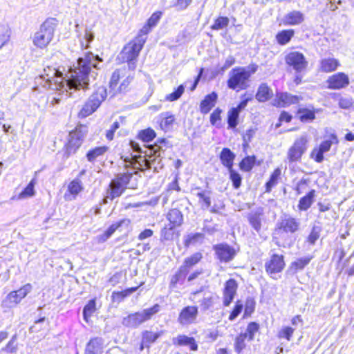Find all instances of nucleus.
Listing matches in <instances>:
<instances>
[{
    "label": "nucleus",
    "instance_id": "nucleus-47",
    "mask_svg": "<svg viewBox=\"0 0 354 354\" xmlns=\"http://www.w3.org/2000/svg\"><path fill=\"white\" fill-rule=\"evenodd\" d=\"M130 220L128 218H123L120 221L113 223L106 230L107 234L109 235H112L120 227L127 228L130 225Z\"/></svg>",
    "mask_w": 354,
    "mask_h": 354
},
{
    "label": "nucleus",
    "instance_id": "nucleus-37",
    "mask_svg": "<svg viewBox=\"0 0 354 354\" xmlns=\"http://www.w3.org/2000/svg\"><path fill=\"white\" fill-rule=\"evenodd\" d=\"M163 334V330H160L158 333L145 330L142 333V345H145V346L149 347L150 344L154 343L157 339Z\"/></svg>",
    "mask_w": 354,
    "mask_h": 354
},
{
    "label": "nucleus",
    "instance_id": "nucleus-13",
    "mask_svg": "<svg viewBox=\"0 0 354 354\" xmlns=\"http://www.w3.org/2000/svg\"><path fill=\"white\" fill-rule=\"evenodd\" d=\"M194 296L200 297L198 302L202 312L212 311L214 306L218 303L219 300V297L215 293L211 292H202L198 291L194 292Z\"/></svg>",
    "mask_w": 354,
    "mask_h": 354
},
{
    "label": "nucleus",
    "instance_id": "nucleus-12",
    "mask_svg": "<svg viewBox=\"0 0 354 354\" xmlns=\"http://www.w3.org/2000/svg\"><path fill=\"white\" fill-rule=\"evenodd\" d=\"M338 139L336 135L331 134L328 140L322 141L319 147L313 148L310 157L316 162L321 163L324 160V153L330 151L333 144H337Z\"/></svg>",
    "mask_w": 354,
    "mask_h": 354
},
{
    "label": "nucleus",
    "instance_id": "nucleus-57",
    "mask_svg": "<svg viewBox=\"0 0 354 354\" xmlns=\"http://www.w3.org/2000/svg\"><path fill=\"white\" fill-rule=\"evenodd\" d=\"M176 227L173 225H167L161 231V239L165 241H171L174 239Z\"/></svg>",
    "mask_w": 354,
    "mask_h": 354
},
{
    "label": "nucleus",
    "instance_id": "nucleus-17",
    "mask_svg": "<svg viewBox=\"0 0 354 354\" xmlns=\"http://www.w3.org/2000/svg\"><path fill=\"white\" fill-rule=\"evenodd\" d=\"M327 87L329 89H342L347 87L349 84V77L344 73H337L330 76L326 80Z\"/></svg>",
    "mask_w": 354,
    "mask_h": 354
},
{
    "label": "nucleus",
    "instance_id": "nucleus-42",
    "mask_svg": "<svg viewBox=\"0 0 354 354\" xmlns=\"http://www.w3.org/2000/svg\"><path fill=\"white\" fill-rule=\"evenodd\" d=\"M281 175V169L279 168H277L274 170L272 174H271L269 180L266 184V192H270L272 187L277 185L278 183V180Z\"/></svg>",
    "mask_w": 354,
    "mask_h": 354
},
{
    "label": "nucleus",
    "instance_id": "nucleus-5",
    "mask_svg": "<svg viewBox=\"0 0 354 354\" xmlns=\"http://www.w3.org/2000/svg\"><path fill=\"white\" fill-rule=\"evenodd\" d=\"M251 73L245 67H235L229 73L227 86L233 90H243L249 86Z\"/></svg>",
    "mask_w": 354,
    "mask_h": 354
},
{
    "label": "nucleus",
    "instance_id": "nucleus-45",
    "mask_svg": "<svg viewBox=\"0 0 354 354\" xmlns=\"http://www.w3.org/2000/svg\"><path fill=\"white\" fill-rule=\"evenodd\" d=\"M248 339L245 334L241 333L234 340V351L238 354H240L246 347L245 341Z\"/></svg>",
    "mask_w": 354,
    "mask_h": 354
},
{
    "label": "nucleus",
    "instance_id": "nucleus-4",
    "mask_svg": "<svg viewBox=\"0 0 354 354\" xmlns=\"http://www.w3.org/2000/svg\"><path fill=\"white\" fill-rule=\"evenodd\" d=\"M160 310V306L155 304L151 308L144 309L142 311L129 314L128 316L122 319V324L123 326L136 328L142 323L149 320L153 315Z\"/></svg>",
    "mask_w": 354,
    "mask_h": 354
},
{
    "label": "nucleus",
    "instance_id": "nucleus-18",
    "mask_svg": "<svg viewBox=\"0 0 354 354\" xmlns=\"http://www.w3.org/2000/svg\"><path fill=\"white\" fill-rule=\"evenodd\" d=\"M213 249L215 251L217 259L221 262H229L234 259L236 254L235 250L226 243L215 245Z\"/></svg>",
    "mask_w": 354,
    "mask_h": 354
},
{
    "label": "nucleus",
    "instance_id": "nucleus-8",
    "mask_svg": "<svg viewBox=\"0 0 354 354\" xmlns=\"http://www.w3.org/2000/svg\"><path fill=\"white\" fill-rule=\"evenodd\" d=\"M107 96L106 89L104 86L98 87L95 92L90 96L80 112L82 118H86L100 106L101 103Z\"/></svg>",
    "mask_w": 354,
    "mask_h": 354
},
{
    "label": "nucleus",
    "instance_id": "nucleus-38",
    "mask_svg": "<svg viewBox=\"0 0 354 354\" xmlns=\"http://www.w3.org/2000/svg\"><path fill=\"white\" fill-rule=\"evenodd\" d=\"M108 150L106 146L96 147L89 150L86 153V158L88 161L93 162L97 158L103 156Z\"/></svg>",
    "mask_w": 354,
    "mask_h": 354
},
{
    "label": "nucleus",
    "instance_id": "nucleus-33",
    "mask_svg": "<svg viewBox=\"0 0 354 354\" xmlns=\"http://www.w3.org/2000/svg\"><path fill=\"white\" fill-rule=\"evenodd\" d=\"M272 89L265 83H262L258 88L256 93V99L260 102H264L271 98Z\"/></svg>",
    "mask_w": 354,
    "mask_h": 354
},
{
    "label": "nucleus",
    "instance_id": "nucleus-63",
    "mask_svg": "<svg viewBox=\"0 0 354 354\" xmlns=\"http://www.w3.org/2000/svg\"><path fill=\"white\" fill-rule=\"evenodd\" d=\"M256 302L252 297H248L245 304L244 314L245 316L250 315L254 310Z\"/></svg>",
    "mask_w": 354,
    "mask_h": 354
},
{
    "label": "nucleus",
    "instance_id": "nucleus-43",
    "mask_svg": "<svg viewBox=\"0 0 354 354\" xmlns=\"http://www.w3.org/2000/svg\"><path fill=\"white\" fill-rule=\"evenodd\" d=\"M312 258V256L299 258L291 263V268L295 271L303 270L310 263Z\"/></svg>",
    "mask_w": 354,
    "mask_h": 354
},
{
    "label": "nucleus",
    "instance_id": "nucleus-48",
    "mask_svg": "<svg viewBox=\"0 0 354 354\" xmlns=\"http://www.w3.org/2000/svg\"><path fill=\"white\" fill-rule=\"evenodd\" d=\"M298 115L299 120L303 122H311L315 118V112L308 109H299Z\"/></svg>",
    "mask_w": 354,
    "mask_h": 354
},
{
    "label": "nucleus",
    "instance_id": "nucleus-39",
    "mask_svg": "<svg viewBox=\"0 0 354 354\" xmlns=\"http://www.w3.org/2000/svg\"><path fill=\"white\" fill-rule=\"evenodd\" d=\"M295 31L292 29L283 30L279 32L276 35V40L280 45L287 44L294 36Z\"/></svg>",
    "mask_w": 354,
    "mask_h": 354
},
{
    "label": "nucleus",
    "instance_id": "nucleus-10",
    "mask_svg": "<svg viewBox=\"0 0 354 354\" xmlns=\"http://www.w3.org/2000/svg\"><path fill=\"white\" fill-rule=\"evenodd\" d=\"M285 62L291 71L295 73H301L304 72L308 65L303 53L298 51H291L288 53L284 58Z\"/></svg>",
    "mask_w": 354,
    "mask_h": 354
},
{
    "label": "nucleus",
    "instance_id": "nucleus-46",
    "mask_svg": "<svg viewBox=\"0 0 354 354\" xmlns=\"http://www.w3.org/2000/svg\"><path fill=\"white\" fill-rule=\"evenodd\" d=\"M83 189L81 180L79 178H75L68 185V192L74 196V198Z\"/></svg>",
    "mask_w": 354,
    "mask_h": 354
},
{
    "label": "nucleus",
    "instance_id": "nucleus-61",
    "mask_svg": "<svg viewBox=\"0 0 354 354\" xmlns=\"http://www.w3.org/2000/svg\"><path fill=\"white\" fill-rule=\"evenodd\" d=\"M320 235V229L317 226L313 227L310 234L307 238V241L310 245H314Z\"/></svg>",
    "mask_w": 354,
    "mask_h": 354
},
{
    "label": "nucleus",
    "instance_id": "nucleus-15",
    "mask_svg": "<svg viewBox=\"0 0 354 354\" xmlns=\"http://www.w3.org/2000/svg\"><path fill=\"white\" fill-rule=\"evenodd\" d=\"M278 228L286 233H295L299 230L300 221L289 214H284L277 223Z\"/></svg>",
    "mask_w": 354,
    "mask_h": 354
},
{
    "label": "nucleus",
    "instance_id": "nucleus-40",
    "mask_svg": "<svg viewBox=\"0 0 354 354\" xmlns=\"http://www.w3.org/2000/svg\"><path fill=\"white\" fill-rule=\"evenodd\" d=\"M96 310L95 299L88 301L83 309V317L85 322H88L89 319Z\"/></svg>",
    "mask_w": 354,
    "mask_h": 354
},
{
    "label": "nucleus",
    "instance_id": "nucleus-60",
    "mask_svg": "<svg viewBox=\"0 0 354 354\" xmlns=\"http://www.w3.org/2000/svg\"><path fill=\"white\" fill-rule=\"evenodd\" d=\"M230 171V177L232 181V184L234 188L237 189L241 186L242 178L240 174L234 171L232 168L228 169Z\"/></svg>",
    "mask_w": 354,
    "mask_h": 354
},
{
    "label": "nucleus",
    "instance_id": "nucleus-16",
    "mask_svg": "<svg viewBox=\"0 0 354 354\" xmlns=\"http://www.w3.org/2000/svg\"><path fill=\"white\" fill-rule=\"evenodd\" d=\"M285 267L283 256L274 254L270 259L265 263L266 272L271 277L281 272Z\"/></svg>",
    "mask_w": 354,
    "mask_h": 354
},
{
    "label": "nucleus",
    "instance_id": "nucleus-2",
    "mask_svg": "<svg viewBox=\"0 0 354 354\" xmlns=\"http://www.w3.org/2000/svg\"><path fill=\"white\" fill-rule=\"evenodd\" d=\"M169 142L166 139H160L157 142L151 145V147L146 151L145 156H140L136 162L133 164V168L143 170L145 169H151L153 167L155 170L159 167L161 168L162 165L160 164L162 154L167 148Z\"/></svg>",
    "mask_w": 354,
    "mask_h": 354
},
{
    "label": "nucleus",
    "instance_id": "nucleus-64",
    "mask_svg": "<svg viewBox=\"0 0 354 354\" xmlns=\"http://www.w3.org/2000/svg\"><path fill=\"white\" fill-rule=\"evenodd\" d=\"M132 174H121L117 176L114 181H118V183L120 185L123 186L124 188H127V185L129 184Z\"/></svg>",
    "mask_w": 354,
    "mask_h": 354
},
{
    "label": "nucleus",
    "instance_id": "nucleus-31",
    "mask_svg": "<svg viewBox=\"0 0 354 354\" xmlns=\"http://www.w3.org/2000/svg\"><path fill=\"white\" fill-rule=\"evenodd\" d=\"M205 235L201 232L190 233L184 236V245L185 247L196 245L203 243Z\"/></svg>",
    "mask_w": 354,
    "mask_h": 354
},
{
    "label": "nucleus",
    "instance_id": "nucleus-56",
    "mask_svg": "<svg viewBox=\"0 0 354 354\" xmlns=\"http://www.w3.org/2000/svg\"><path fill=\"white\" fill-rule=\"evenodd\" d=\"M230 20L227 17H219L211 26L212 30H218L226 28L229 24Z\"/></svg>",
    "mask_w": 354,
    "mask_h": 354
},
{
    "label": "nucleus",
    "instance_id": "nucleus-34",
    "mask_svg": "<svg viewBox=\"0 0 354 354\" xmlns=\"http://www.w3.org/2000/svg\"><path fill=\"white\" fill-rule=\"evenodd\" d=\"M20 302L21 300L17 292L12 291L2 300L1 306L3 309H10L16 306Z\"/></svg>",
    "mask_w": 354,
    "mask_h": 354
},
{
    "label": "nucleus",
    "instance_id": "nucleus-6",
    "mask_svg": "<svg viewBox=\"0 0 354 354\" xmlns=\"http://www.w3.org/2000/svg\"><path fill=\"white\" fill-rule=\"evenodd\" d=\"M87 133V127L84 125L77 126L73 131L70 132L68 142L65 145V154L67 156L76 153L82 145Z\"/></svg>",
    "mask_w": 354,
    "mask_h": 354
},
{
    "label": "nucleus",
    "instance_id": "nucleus-20",
    "mask_svg": "<svg viewBox=\"0 0 354 354\" xmlns=\"http://www.w3.org/2000/svg\"><path fill=\"white\" fill-rule=\"evenodd\" d=\"M238 285L234 279H230L225 283L223 290V305L228 306L234 299V295L236 293Z\"/></svg>",
    "mask_w": 354,
    "mask_h": 354
},
{
    "label": "nucleus",
    "instance_id": "nucleus-41",
    "mask_svg": "<svg viewBox=\"0 0 354 354\" xmlns=\"http://www.w3.org/2000/svg\"><path fill=\"white\" fill-rule=\"evenodd\" d=\"M239 113L236 109H230L227 112V124L229 129H234L239 124Z\"/></svg>",
    "mask_w": 354,
    "mask_h": 354
},
{
    "label": "nucleus",
    "instance_id": "nucleus-54",
    "mask_svg": "<svg viewBox=\"0 0 354 354\" xmlns=\"http://www.w3.org/2000/svg\"><path fill=\"white\" fill-rule=\"evenodd\" d=\"M138 137L144 142H149L156 137V132L152 129L148 128L140 131Z\"/></svg>",
    "mask_w": 354,
    "mask_h": 354
},
{
    "label": "nucleus",
    "instance_id": "nucleus-21",
    "mask_svg": "<svg viewBox=\"0 0 354 354\" xmlns=\"http://www.w3.org/2000/svg\"><path fill=\"white\" fill-rule=\"evenodd\" d=\"M172 343L176 346H187L192 351H196L198 348L195 339L185 335H178L173 337Z\"/></svg>",
    "mask_w": 354,
    "mask_h": 354
},
{
    "label": "nucleus",
    "instance_id": "nucleus-30",
    "mask_svg": "<svg viewBox=\"0 0 354 354\" xmlns=\"http://www.w3.org/2000/svg\"><path fill=\"white\" fill-rule=\"evenodd\" d=\"M187 270L185 267L180 266L176 273L172 276L169 284L171 289H174L178 284H183L188 274Z\"/></svg>",
    "mask_w": 354,
    "mask_h": 354
},
{
    "label": "nucleus",
    "instance_id": "nucleus-24",
    "mask_svg": "<svg viewBox=\"0 0 354 354\" xmlns=\"http://www.w3.org/2000/svg\"><path fill=\"white\" fill-rule=\"evenodd\" d=\"M158 122L162 130L169 131L173 128L175 117L170 112L162 113L158 117Z\"/></svg>",
    "mask_w": 354,
    "mask_h": 354
},
{
    "label": "nucleus",
    "instance_id": "nucleus-22",
    "mask_svg": "<svg viewBox=\"0 0 354 354\" xmlns=\"http://www.w3.org/2000/svg\"><path fill=\"white\" fill-rule=\"evenodd\" d=\"M126 188L118 183V181L111 180L109 189L107 190L106 197L103 199V203H107V199L113 200L120 196Z\"/></svg>",
    "mask_w": 354,
    "mask_h": 354
},
{
    "label": "nucleus",
    "instance_id": "nucleus-23",
    "mask_svg": "<svg viewBox=\"0 0 354 354\" xmlns=\"http://www.w3.org/2000/svg\"><path fill=\"white\" fill-rule=\"evenodd\" d=\"M103 339L101 337H94L87 343L84 354H102Z\"/></svg>",
    "mask_w": 354,
    "mask_h": 354
},
{
    "label": "nucleus",
    "instance_id": "nucleus-27",
    "mask_svg": "<svg viewBox=\"0 0 354 354\" xmlns=\"http://www.w3.org/2000/svg\"><path fill=\"white\" fill-rule=\"evenodd\" d=\"M304 21V15L302 12L294 10L286 14L283 17L285 25L295 26L301 24Z\"/></svg>",
    "mask_w": 354,
    "mask_h": 354
},
{
    "label": "nucleus",
    "instance_id": "nucleus-36",
    "mask_svg": "<svg viewBox=\"0 0 354 354\" xmlns=\"http://www.w3.org/2000/svg\"><path fill=\"white\" fill-rule=\"evenodd\" d=\"M315 191L312 189L306 196L301 197L299 201L298 208L301 211L309 209L314 201Z\"/></svg>",
    "mask_w": 354,
    "mask_h": 354
},
{
    "label": "nucleus",
    "instance_id": "nucleus-59",
    "mask_svg": "<svg viewBox=\"0 0 354 354\" xmlns=\"http://www.w3.org/2000/svg\"><path fill=\"white\" fill-rule=\"evenodd\" d=\"M185 91V87L183 85H180L174 92L166 95L165 100L169 102L177 100L180 97Z\"/></svg>",
    "mask_w": 354,
    "mask_h": 354
},
{
    "label": "nucleus",
    "instance_id": "nucleus-62",
    "mask_svg": "<svg viewBox=\"0 0 354 354\" xmlns=\"http://www.w3.org/2000/svg\"><path fill=\"white\" fill-rule=\"evenodd\" d=\"M32 289V286L30 283H26L22 287H21L19 290H15L17 292L18 297L21 301L24 298L26 297V295L30 292Z\"/></svg>",
    "mask_w": 354,
    "mask_h": 354
},
{
    "label": "nucleus",
    "instance_id": "nucleus-50",
    "mask_svg": "<svg viewBox=\"0 0 354 354\" xmlns=\"http://www.w3.org/2000/svg\"><path fill=\"white\" fill-rule=\"evenodd\" d=\"M94 39V34L89 27H86L84 30V35L83 40L80 39L81 46L84 49H88L90 46V43Z\"/></svg>",
    "mask_w": 354,
    "mask_h": 354
},
{
    "label": "nucleus",
    "instance_id": "nucleus-29",
    "mask_svg": "<svg viewBox=\"0 0 354 354\" xmlns=\"http://www.w3.org/2000/svg\"><path fill=\"white\" fill-rule=\"evenodd\" d=\"M263 209L259 208L255 211H252L248 216V221L252 228L259 232L261 229V216Z\"/></svg>",
    "mask_w": 354,
    "mask_h": 354
},
{
    "label": "nucleus",
    "instance_id": "nucleus-44",
    "mask_svg": "<svg viewBox=\"0 0 354 354\" xmlns=\"http://www.w3.org/2000/svg\"><path fill=\"white\" fill-rule=\"evenodd\" d=\"M202 254L201 252H196L192 256L185 259L183 265L181 266L185 267L189 272L190 268L198 263L202 259Z\"/></svg>",
    "mask_w": 354,
    "mask_h": 354
},
{
    "label": "nucleus",
    "instance_id": "nucleus-19",
    "mask_svg": "<svg viewBox=\"0 0 354 354\" xmlns=\"http://www.w3.org/2000/svg\"><path fill=\"white\" fill-rule=\"evenodd\" d=\"M302 98L301 96L292 95L287 92L277 93L272 104L277 107H286L291 104H295L299 102Z\"/></svg>",
    "mask_w": 354,
    "mask_h": 354
},
{
    "label": "nucleus",
    "instance_id": "nucleus-7",
    "mask_svg": "<svg viewBox=\"0 0 354 354\" xmlns=\"http://www.w3.org/2000/svg\"><path fill=\"white\" fill-rule=\"evenodd\" d=\"M309 138L301 135L297 138L288 149L286 158L290 164L299 162L308 148Z\"/></svg>",
    "mask_w": 354,
    "mask_h": 354
},
{
    "label": "nucleus",
    "instance_id": "nucleus-26",
    "mask_svg": "<svg viewBox=\"0 0 354 354\" xmlns=\"http://www.w3.org/2000/svg\"><path fill=\"white\" fill-rule=\"evenodd\" d=\"M161 16V12H156L153 13L147 20V24L140 30L138 35L147 37V34L151 31V28L157 25Z\"/></svg>",
    "mask_w": 354,
    "mask_h": 354
},
{
    "label": "nucleus",
    "instance_id": "nucleus-28",
    "mask_svg": "<svg viewBox=\"0 0 354 354\" xmlns=\"http://www.w3.org/2000/svg\"><path fill=\"white\" fill-rule=\"evenodd\" d=\"M339 65V62L335 58H324L320 60L319 70L324 73H330L335 71Z\"/></svg>",
    "mask_w": 354,
    "mask_h": 354
},
{
    "label": "nucleus",
    "instance_id": "nucleus-3",
    "mask_svg": "<svg viewBox=\"0 0 354 354\" xmlns=\"http://www.w3.org/2000/svg\"><path fill=\"white\" fill-rule=\"evenodd\" d=\"M58 21L55 18H47L33 35L34 46L40 49L46 48L54 37Z\"/></svg>",
    "mask_w": 354,
    "mask_h": 354
},
{
    "label": "nucleus",
    "instance_id": "nucleus-35",
    "mask_svg": "<svg viewBox=\"0 0 354 354\" xmlns=\"http://www.w3.org/2000/svg\"><path fill=\"white\" fill-rule=\"evenodd\" d=\"M235 158V154L228 148H223L220 154V160L222 164L228 169H231L233 166V162Z\"/></svg>",
    "mask_w": 354,
    "mask_h": 354
},
{
    "label": "nucleus",
    "instance_id": "nucleus-52",
    "mask_svg": "<svg viewBox=\"0 0 354 354\" xmlns=\"http://www.w3.org/2000/svg\"><path fill=\"white\" fill-rule=\"evenodd\" d=\"M198 192L196 194L199 198V202L203 203V207L205 209H209L211 205V199L209 192L207 191H199V188H196Z\"/></svg>",
    "mask_w": 354,
    "mask_h": 354
},
{
    "label": "nucleus",
    "instance_id": "nucleus-14",
    "mask_svg": "<svg viewBox=\"0 0 354 354\" xmlns=\"http://www.w3.org/2000/svg\"><path fill=\"white\" fill-rule=\"evenodd\" d=\"M198 315V308L195 306L184 307L179 313L178 323L182 326H189L196 323Z\"/></svg>",
    "mask_w": 354,
    "mask_h": 354
},
{
    "label": "nucleus",
    "instance_id": "nucleus-55",
    "mask_svg": "<svg viewBox=\"0 0 354 354\" xmlns=\"http://www.w3.org/2000/svg\"><path fill=\"white\" fill-rule=\"evenodd\" d=\"M259 326L256 322H250L248 324L243 334L246 335L248 341H252L254 337V335L258 332Z\"/></svg>",
    "mask_w": 354,
    "mask_h": 354
},
{
    "label": "nucleus",
    "instance_id": "nucleus-9",
    "mask_svg": "<svg viewBox=\"0 0 354 354\" xmlns=\"http://www.w3.org/2000/svg\"><path fill=\"white\" fill-rule=\"evenodd\" d=\"M134 78V73H131L125 67L115 70L111 77L109 82L110 88L114 90L119 83L118 88L119 92H125Z\"/></svg>",
    "mask_w": 354,
    "mask_h": 354
},
{
    "label": "nucleus",
    "instance_id": "nucleus-58",
    "mask_svg": "<svg viewBox=\"0 0 354 354\" xmlns=\"http://www.w3.org/2000/svg\"><path fill=\"white\" fill-rule=\"evenodd\" d=\"M295 329L290 326L283 327L279 332L277 337L279 339H286L290 341L292 337Z\"/></svg>",
    "mask_w": 354,
    "mask_h": 354
},
{
    "label": "nucleus",
    "instance_id": "nucleus-11",
    "mask_svg": "<svg viewBox=\"0 0 354 354\" xmlns=\"http://www.w3.org/2000/svg\"><path fill=\"white\" fill-rule=\"evenodd\" d=\"M146 40L147 37L138 34L137 37L124 47L122 51L123 59L126 60L137 59Z\"/></svg>",
    "mask_w": 354,
    "mask_h": 354
},
{
    "label": "nucleus",
    "instance_id": "nucleus-1",
    "mask_svg": "<svg viewBox=\"0 0 354 354\" xmlns=\"http://www.w3.org/2000/svg\"><path fill=\"white\" fill-rule=\"evenodd\" d=\"M102 62V59L98 55L87 52L78 58L76 65L70 68L66 81L61 72L48 68L49 73H46L45 70L44 74L36 78V83L51 90L66 91V96L68 93L73 96L75 91L88 89L90 78L95 79Z\"/></svg>",
    "mask_w": 354,
    "mask_h": 354
},
{
    "label": "nucleus",
    "instance_id": "nucleus-51",
    "mask_svg": "<svg viewBox=\"0 0 354 354\" xmlns=\"http://www.w3.org/2000/svg\"><path fill=\"white\" fill-rule=\"evenodd\" d=\"M10 29L7 25L0 24V48H1L10 39Z\"/></svg>",
    "mask_w": 354,
    "mask_h": 354
},
{
    "label": "nucleus",
    "instance_id": "nucleus-49",
    "mask_svg": "<svg viewBox=\"0 0 354 354\" xmlns=\"http://www.w3.org/2000/svg\"><path fill=\"white\" fill-rule=\"evenodd\" d=\"M256 161L254 156H248L244 158L239 164L240 169L244 171H250L254 167Z\"/></svg>",
    "mask_w": 354,
    "mask_h": 354
},
{
    "label": "nucleus",
    "instance_id": "nucleus-32",
    "mask_svg": "<svg viewBox=\"0 0 354 354\" xmlns=\"http://www.w3.org/2000/svg\"><path fill=\"white\" fill-rule=\"evenodd\" d=\"M167 218L169 221V225L179 227L183 223V215L178 209H172L167 214Z\"/></svg>",
    "mask_w": 354,
    "mask_h": 354
},
{
    "label": "nucleus",
    "instance_id": "nucleus-53",
    "mask_svg": "<svg viewBox=\"0 0 354 354\" xmlns=\"http://www.w3.org/2000/svg\"><path fill=\"white\" fill-rule=\"evenodd\" d=\"M35 185V179H32L26 187L18 195L17 199L21 200L31 197L35 195L34 187Z\"/></svg>",
    "mask_w": 354,
    "mask_h": 354
},
{
    "label": "nucleus",
    "instance_id": "nucleus-25",
    "mask_svg": "<svg viewBox=\"0 0 354 354\" xmlns=\"http://www.w3.org/2000/svg\"><path fill=\"white\" fill-rule=\"evenodd\" d=\"M217 97V94L215 92L207 95L200 104V111L201 113H208L215 106Z\"/></svg>",
    "mask_w": 354,
    "mask_h": 354
}]
</instances>
